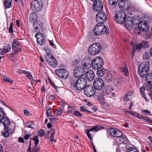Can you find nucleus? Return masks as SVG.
<instances>
[{"instance_id": "39", "label": "nucleus", "mask_w": 152, "mask_h": 152, "mask_svg": "<svg viewBox=\"0 0 152 152\" xmlns=\"http://www.w3.org/2000/svg\"><path fill=\"white\" fill-rule=\"evenodd\" d=\"M96 74L99 77H102L103 76L104 73V72L102 70V68L97 70Z\"/></svg>"}, {"instance_id": "17", "label": "nucleus", "mask_w": 152, "mask_h": 152, "mask_svg": "<svg viewBox=\"0 0 152 152\" xmlns=\"http://www.w3.org/2000/svg\"><path fill=\"white\" fill-rule=\"evenodd\" d=\"M12 49L15 52L20 51L21 49V47L19 44V41L18 39H14L12 43Z\"/></svg>"}, {"instance_id": "18", "label": "nucleus", "mask_w": 152, "mask_h": 152, "mask_svg": "<svg viewBox=\"0 0 152 152\" xmlns=\"http://www.w3.org/2000/svg\"><path fill=\"white\" fill-rule=\"evenodd\" d=\"M103 128L101 126H96L92 127L91 129H89L87 130L86 134L88 138H89L90 140H92V138L91 137V134L90 133L92 131L94 132H97L100 130L101 129Z\"/></svg>"}, {"instance_id": "43", "label": "nucleus", "mask_w": 152, "mask_h": 152, "mask_svg": "<svg viewBox=\"0 0 152 152\" xmlns=\"http://www.w3.org/2000/svg\"><path fill=\"white\" fill-rule=\"evenodd\" d=\"M142 56L145 60L148 59L150 57L149 52H146L144 53L143 54Z\"/></svg>"}, {"instance_id": "31", "label": "nucleus", "mask_w": 152, "mask_h": 152, "mask_svg": "<svg viewBox=\"0 0 152 152\" xmlns=\"http://www.w3.org/2000/svg\"><path fill=\"white\" fill-rule=\"evenodd\" d=\"M124 66H123L121 68L120 70L121 72H124L125 75L127 76L129 75L128 69L125 64H124Z\"/></svg>"}, {"instance_id": "4", "label": "nucleus", "mask_w": 152, "mask_h": 152, "mask_svg": "<svg viewBox=\"0 0 152 152\" xmlns=\"http://www.w3.org/2000/svg\"><path fill=\"white\" fill-rule=\"evenodd\" d=\"M103 62V60L101 57L98 56L95 58L92 62V68L95 70H99L102 68Z\"/></svg>"}, {"instance_id": "47", "label": "nucleus", "mask_w": 152, "mask_h": 152, "mask_svg": "<svg viewBox=\"0 0 152 152\" xmlns=\"http://www.w3.org/2000/svg\"><path fill=\"white\" fill-rule=\"evenodd\" d=\"M126 152H138V151L134 148L130 147L127 150Z\"/></svg>"}, {"instance_id": "20", "label": "nucleus", "mask_w": 152, "mask_h": 152, "mask_svg": "<svg viewBox=\"0 0 152 152\" xmlns=\"http://www.w3.org/2000/svg\"><path fill=\"white\" fill-rule=\"evenodd\" d=\"M85 75L87 80L89 81L93 80L94 78L95 74L92 70H88L86 72Z\"/></svg>"}, {"instance_id": "19", "label": "nucleus", "mask_w": 152, "mask_h": 152, "mask_svg": "<svg viewBox=\"0 0 152 152\" xmlns=\"http://www.w3.org/2000/svg\"><path fill=\"white\" fill-rule=\"evenodd\" d=\"M138 29L141 31H147L149 29L148 24L144 21H142L139 23Z\"/></svg>"}, {"instance_id": "49", "label": "nucleus", "mask_w": 152, "mask_h": 152, "mask_svg": "<svg viewBox=\"0 0 152 152\" xmlns=\"http://www.w3.org/2000/svg\"><path fill=\"white\" fill-rule=\"evenodd\" d=\"M125 4V0H121L120 1L118 5L119 7L121 9H123V8Z\"/></svg>"}, {"instance_id": "41", "label": "nucleus", "mask_w": 152, "mask_h": 152, "mask_svg": "<svg viewBox=\"0 0 152 152\" xmlns=\"http://www.w3.org/2000/svg\"><path fill=\"white\" fill-rule=\"evenodd\" d=\"M105 78L107 81H111L112 80V76L110 73H107L106 75Z\"/></svg>"}, {"instance_id": "58", "label": "nucleus", "mask_w": 152, "mask_h": 152, "mask_svg": "<svg viewBox=\"0 0 152 152\" xmlns=\"http://www.w3.org/2000/svg\"><path fill=\"white\" fill-rule=\"evenodd\" d=\"M74 114L75 116H77L79 117H81L82 116V115L78 111H75L74 112Z\"/></svg>"}, {"instance_id": "6", "label": "nucleus", "mask_w": 152, "mask_h": 152, "mask_svg": "<svg viewBox=\"0 0 152 152\" xmlns=\"http://www.w3.org/2000/svg\"><path fill=\"white\" fill-rule=\"evenodd\" d=\"M87 83L86 79L83 77H80L76 81L75 86L77 89L81 90L86 87Z\"/></svg>"}, {"instance_id": "44", "label": "nucleus", "mask_w": 152, "mask_h": 152, "mask_svg": "<svg viewBox=\"0 0 152 152\" xmlns=\"http://www.w3.org/2000/svg\"><path fill=\"white\" fill-rule=\"evenodd\" d=\"M32 140L35 142V145H37L39 143V140L38 139V135H36L34 137L32 138Z\"/></svg>"}, {"instance_id": "48", "label": "nucleus", "mask_w": 152, "mask_h": 152, "mask_svg": "<svg viewBox=\"0 0 152 152\" xmlns=\"http://www.w3.org/2000/svg\"><path fill=\"white\" fill-rule=\"evenodd\" d=\"M137 49V47L135 45H134L132 47V57L133 58L134 55V53L135 52H136V50Z\"/></svg>"}, {"instance_id": "13", "label": "nucleus", "mask_w": 152, "mask_h": 152, "mask_svg": "<svg viewBox=\"0 0 152 152\" xmlns=\"http://www.w3.org/2000/svg\"><path fill=\"white\" fill-rule=\"evenodd\" d=\"M107 132L109 134L114 137H120L123 135L121 132L114 128L109 129Z\"/></svg>"}, {"instance_id": "29", "label": "nucleus", "mask_w": 152, "mask_h": 152, "mask_svg": "<svg viewBox=\"0 0 152 152\" xmlns=\"http://www.w3.org/2000/svg\"><path fill=\"white\" fill-rule=\"evenodd\" d=\"M101 92H99L97 94L98 98L99 99V101L101 104L103 105L105 103V100L103 98V94H101Z\"/></svg>"}, {"instance_id": "37", "label": "nucleus", "mask_w": 152, "mask_h": 152, "mask_svg": "<svg viewBox=\"0 0 152 152\" xmlns=\"http://www.w3.org/2000/svg\"><path fill=\"white\" fill-rule=\"evenodd\" d=\"M142 45V48L145 49L146 48H148L149 46V43L148 41H143L141 42Z\"/></svg>"}, {"instance_id": "50", "label": "nucleus", "mask_w": 152, "mask_h": 152, "mask_svg": "<svg viewBox=\"0 0 152 152\" xmlns=\"http://www.w3.org/2000/svg\"><path fill=\"white\" fill-rule=\"evenodd\" d=\"M126 112L130 114L131 115H132L133 116H134L138 118L139 115H138V114L137 113H136L135 112H134L132 111H129V110H127L126 111Z\"/></svg>"}, {"instance_id": "23", "label": "nucleus", "mask_w": 152, "mask_h": 152, "mask_svg": "<svg viewBox=\"0 0 152 152\" xmlns=\"http://www.w3.org/2000/svg\"><path fill=\"white\" fill-rule=\"evenodd\" d=\"M92 61L89 59H85L82 62V65L84 69H88L91 66V64Z\"/></svg>"}, {"instance_id": "16", "label": "nucleus", "mask_w": 152, "mask_h": 152, "mask_svg": "<svg viewBox=\"0 0 152 152\" xmlns=\"http://www.w3.org/2000/svg\"><path fill=\"white\" fill-rule=\"evenodd\" d=\"M103 3L101 0H98L94 3V9L96 12L101 11L103 9Z\"/></svg>"}, {"instance_id": "35", "label": "nucleus", "mask_w": 152, "mask_h": 152, "mask_svg": "<svg viewBox=\"0 0 152 152\" xmlns=\"http://www.w3.org/2000/svg\"><path fill=\"white\" fill-rule=\"evenodd\" d=\"M30 20L34 23L36 22L37 19V16L35 13H33L30 15Z\"/></svg>"}, {"instance_id": "60", "label": "nucleus", "mask_w": 152, "mask_h": 152, "mask_svg": "<svg viewBox=\"0 0 152 152\" xmlns=\"http://www.w3.org/2000/svg\"><path fill=\"white\" fill-rule=\"evenodd\" d=\"M26 76L28 78L31 80H32L33 79V77L32 76V75L30 74L29 72H27L26 74Z\"/></svg>"}, {"instance_id": "57", "label": "nucleus", "mask_w": 152, "mask_h": 152, "mask_svg": "<svg viewBox=\"0 0 152 152\" xmlns=\"http://www.w3.org/2000/svg\"><path fill=\"white\" fill-rule=\"evenodd\" d=\"M11 22H13V18L11 19L10 17L7 18V24L8 25L9 24H11Z\"/></svg>"}, {"instance_id": "56", "label": "nucleus", "mask_w": 152, "mask_h": 152, "mask_svg": "<svg viewBox=\"0 0 152 152\" xmlns=\"http://www.w3.org/2000/svg\"><path fill=\"white\" fill-rule=\"evenodd\" d=\"M147 89H149L150 91H149L150 94V96L151 98L152 99V86H149V87H147Z\"/></svg>"}, {"instance_id": "26", "label": "nucleus", "mask_w": 152, "mask_h": 152, "mask_svg": "<svg viewBox=\"0 0 152 152\" xmlns=\"http://www.w3.org/2000/svg\"><path fill=\"white\" fill-rule=\"evenodd\" d=\"M145 80L149 84L148 85V87L149 86H152V73H149L146 75Z\"/></svg>"}, {"instance_id": "52", "label": "nucleus", "mask_w": 152, "mask_h": 152, "mask_svg": "<svg viewBox=\"0 0 152 152\" xmlns=\"http://www.w3.org/2000/svg\"><path fill=\"white\" fill-rule=\"evenodd\" d=\"M138 20L135 18H132V26L134 25H136L138 23Z\"/></svg>"}, {"instance_id": "21", "label": "nucleus", "mask_w": 152, "mask_h": 152, "mask_svg": "<svg viewBox=\"0 0 152 152\" xmlns=\"http://www.w3.org/2000/svg\"><path fill=\"white\" fill-rule=\"evenodd\" d=\"M132 18L128 17L124 19V23L125 26L126 27L129 29H131L132 28Z\"/></svg>"}, {"instance_id": "55", "label": "nucleus", "mask_w": 152, "mask_h": 152, "mask_svg": "<svg viewBox=\"0 0 152 152\" xmlns=\"http://www.w3.org/2000/svg\"><path fill=\"white\" fill-rule=\"evenodd\" d=\"M118 0H109V3L111 5H114L116 4Z\"/></svg>"}, {"instance_id": "42", "label": "nucleus", "mask_w": 152, "mask_h": 152, "mask_svg": "<svg viewBox=\"0 0 152 152\" xmlns=\"http://www.w3.org/2000/svg\"><path fill=\"white\" fill-rule=\"evenodd\" d=\"M55 130L54 129L53 130L52 132L51 133V134L49 138L50 141L51 142H53L54 140V137L55 136Z\"/></svg>"}, {"instance_id": "11", "label": "nucleus", "mask_w": 152, "mask_h": 152, "mask_svg": "<svg viewBox=\"0 0 152 152\" xmlns=\"http://www.w3.org/2000/svg\"><path fill=\"white\" fill-rule=\"evenodd\" d=\"M96 19L97 21L104 23L107 20V17L105 13L104 12H99L96 15Z\"/></svg>"}, {"instance_id": "61", "label": "nucleus", "mask_w": 152, "mask_h": 152, "mask_svg": "<svg viewBox=\"0 0 152 152\" xmlns=\"http://www.w3.org/2000/svg\"><path fill=\"white\" fill-rule=\"evenodd\" d=\"M142 113L145 115H149L150 114V112L147 110H142Z\"/></svg>"}, {"instance_id": "27", "label": "nucleus", "mask_w": 152, "mask_h": 152, "mask_svg": "<svg viewBox=\"0 0 152 152\" xmlns=\"http://www.w3.org/2000/svg\"><path fill=\"white\" fill-rule=\"evenodd\" d=\"M123 78H121L116 77L113 80V84L115 86H120L121 85Z\"/></svg>"}, {"instance_id": "53", "label": "nucleus", "mask_w": 152, "mask_h": 152, "mask_svg": "<svg viewBox=\"0 0 152 152\" xmlns=\"http://www.w3.org/2000/svg\"><path fill=\"white\" fill-rule=\"evenodd\" d=\"M52 112L51 110V108L49 107L47 109L46 113L48 116H50Z\"/></svg>"}, {"instance_id": "1", "label": "nucleus", "mask_w": 152, "mask_h": 152, "mask_svg": "<svg viewBox=\"0 0 152 152\" xmlns=\"http://www.w3.org/2000/svg\"><path fill=\"white\" fill-rule=\"evenodd\" d=\"M94 32L96 36L101 35L105 33L107 35L109 34V29L103 23H99L94 27Z\"/></svg>"}, {"instance_id": "32", "label": "nucleus", "mask_w": 152, "mask_h": 152, "mask_svg": "<svg viewBox=\"0 0 152 152\" xmlns=\"http://www.w3.org/2000/svg\"><path fill=\"white\" fill-rule=\"evenodd\" d=\"M133 94V92L132 91H129L124 96V100L126 101L129 100L131 98Z\"/></svg>"}, {"instance_id": "46", "label": "nucleus", "mask_w": 152, "mask_h": 152, "mask_svg": "<svg viewBox=\"0 0 152 152\" xmlns=\"http://www.w3.org/2000/svg\"><path fill=\"white\" fill-rule=\"evenodd\" d=\"M13 22H11V24L10 25L9 27L8 28L9 29V31L10 33H12L13 32Z\"/></svg>"}, {"instance_id": "9", "label": "nucleus", "mask_w": 152, "mask_h": 152, "mask_svg": "<svg viewBox=\"0 0 152 152\" xmlns=\"http://www.w3.org/2000/svg\"><path fill=\"white\" fill-rule=\"evenodd\" d=\"M85 94L88 97L93 96L95 93V91L92 86L88 85L86 87L84 88Z\"/></svg>"}, {"instance_id": "38", "label": "nucleus", "mask_w": 152, "mask_h": 152, "mask_svg": "<svg viewBox=\"0 0 152 152\" xmlns=\"http://www.w3.org/2000/svg\"><path fill=\"white\" fill-rule=\"evenodd\" d=\"M11 48V45H8L5 46L3 49L4 50V52L5 53L10 51Z\"/></svg>"}, {"instance_id": "36", "label": "nucleus", "mask_w": 152, "mask_h": 152, "mask_svg": "<svg viewBox=\"0 0 152 152\" xmlns=\"http://www.w3.org/2000/svg\"><path fill=\"white\" fill-rule=\"evenodd\" d=\"M2 136L5 137H7L10 135L9 130L7 128H4V130L2 133Z\"/></svg>"}, {"instance_id": "15", "label": "nucleus", "mask_w": 152, "mask_h": 152, "mask_svg": "<svg viewBox=\"0 0 152 152\" xmlns=\"http://www.w3.org/2000/svg\"><path fill=\"white\" fill-rule=\"evenodd\" d=\"M55 72L58 76L64 78H66L68 75V72L64 69H56Z\"/></svg>"}, {"instance_id": "64", "label": "nucleus", "mask_w": 152, "mask_h": 152, "mask_svg": "<svg viewBox=\"0 0 152 152\" xmlns=\"http://www.w3.org/2000/svg\"><path fill=\"white\" fill-rule=\"evenodd\" d=\"M51 118H50V121L54 123L55 121L57 119L56 118L53 117V116H51Z\"/></svg>"}, {"instance_id": "33", "label": "nucleus", "mask_w": 152, "mask_h": 152, "mask_svg": "<svg viewBox=\"0 0 152 152\" xmlns=\"http://www.w3.org/2000/svg\"><path fill=\"white\" fill-rule=\"evenodd\" d=\"M62 112V109L60 107H58L55 111H54L53 113H54V114L55 115L60 116L61 115Z\"/></svg>"}, {"instance_id": "34", "label": "nucleus", "mask_w": 152, "mask_h": 152, "mask_svg": "<svg viewBox=\"0 0 152 152\" xmlns=\"http://www.w3.org/2000/svg\"><path fill=\"white\" fill-rule=\"evenodd\" d=\"M131 6L129 1L125 0V4L124 6L123 9L125 10H128Z\"/></svg>"}, {"instance_id": "2", "label": "nucleus", "mask_w": 152, "mask_h": 152, "mask_svg": "<svg viewBox=\"0 0 152 152\" xmlns=\"http://www.w3.org/2000/svg\"><path fill=\"white\" fill-rule=\"evenodd\" d=\"M149 67V62L146 61L140 64L138 67V72L142 77H145L148 72Z\"/></svg>"}, {"instance_id": "59", "label": "nucleus", "mask_w": 152, "mask_h": 152, "mask_svg": "<svg viewBox=\"0 0 152 152\" xmlns=\"http://www.w3.org/2000/svg\"><path fill=\"white\" fill-rule=\"evenodd\" d=\"M44 134V131L42 129L39 130L38 132V134L40 137H42L43 136Z\"/></svg>"}, {"instance_id": "40", "label": "nucleus", "mask_w": 152, "mask_h": 152, "mask_svg": "<svg viewBox=\"0 0 152 152\" xmlns=\"http://www.w3.org/2000/svg\"><path fill=\"white\" fill-rule=\"evenodd\" d=\"M3 80L4 82H8L10 83H13V81L7 76H4L3 77Z\"/></svg>"}, {"instance_id": "30", "label": "nucleus", "mask_w": 152, "mask_h": 152, "mask_svg": "<svg viewBox=\"0 0 152 152\" xmlns=\"http://www.w3.org/2000/svg\"><path fill=\"white\" fill-rule=\"evenodd\" d=\"M12 1V0H4V5L6 9L11 7Z\"/></svg>"}, {"instance_id": "3", "label": "nucleus", "mask_w": 152, "mask_h": 152, "mask_svg": "<svg viewBox=\"0 0 152 152\" xmlns=\"http://www.w3.org/2000/svg\"><path fill=\"white\" fill-rule=\"evenodd\" d=\"M101 47L98 43H94L91 45L88 50V52L91 55H95L99 53L101 50Z\"/></svg>"}, {"instance_id": "24", "label": "nucleus", "mask_w": 152, "mask_h": 152, "mask_svg": "<svg viewBox=\"0 0 152 152\" xmlns=\"http://www.w3.org/2000/svg\"><path fill=\"white\" fill-rule=\"evenodd\" d=\"M113 90V88L110 86H107L105 88L103 91L104 95H108L110 94L112 91Z\"/></svg>"}, {"instance_id": "22", "label": "nucleus", "mask_w": 152, "mask_h": 152, "mask_svg": "<svg viewBox=\"0 0 152 152\" xmlns=\"http://www.w3.org/2000/svg\"><path fill=\"white\" fill-rule=\"evenodd\" d=\"M0 122L3 123L4 128H7L10 124V120L6 117H3L0 120Z\"/></svg>"}, {"instance_id": "14", "label": "nucleus", "mask_w": 152, "mask_h": 152, "mask_svg": "<svg viewBox=\"0 0 152 152\" xmlns=\"http://www.w3.org/2000/svg\"><path fill=\"white\" fill-rule=\"evenodd\" d=\"M35 37L37 38V42L39 44L43 45L45 42V37L42 34L37 32L35 34Z\"/></svg>"}, {"instance_id": "7", "label": "nucleus", "mask_w": 152, "mask_h": 152, "mask_svg": "<svg viewBox=\"0 0 152 152\" xmlns=\"http://www.w3.org/2000/svg\"><path fill=\"white\" fill-rule=\"evenodd\" d=\"M126 18V15L124 12L118 11L115 13V19L118 23L121 24L124 22Z\"/></svg>"}, {"instance_id": "10", "label": "nucleus", "mask_w": 152, "mask_h": 152, "mask_svg": "<svg viewBox=\"0 0 152 152\" xmlns=\"http://www.w3.org/2000/svg\"><path fill=\"white\" fill-rule=\"evenodd\" d=\"M85 72L83 67L79 66L75 69L74 70V75L76 78H79L83 76Z\"/></svg>"}, {"instance_id": "5", "label": "nucleus", "mask_w": 152, "mask_h": 152, "mask_svg": "<svg viewBox=\"0 0 152 152\" xmlns=\"http://www.w3.org/2000/svg\"><path fill=\"white\" fill-rule=\"evenodd\" d=\"M31 4L32 10L35 12L40 11L43 5L41 0H34L31 1Z\"/></svg>"}, {"instance_id": "8", "label": "nucleus", "mask_w": 152, "mask_h": 152, "mask_svg": "<svg viewBox=\"0 0 152 152\" xmlns=\"http://www.w3.org/2000/svg\"><path fill=\"white\" fill-rule=\"evenodd\" d=\"M103 80L100 78H96L94 80L93 84L94 89L100 91L104 86Z\"/></svg>"}, {"instance_id": "62", "label": "nucleus", "mask_w": 152, "mask_h": 152, "mask_svg": "<svg viewBox=\"0 0 152 152\" xmlns=\"http://www.w3.org/2000/svg\"><path fill=\"white\" fill-rule=\"evenodd\" d=\"M4 115V113L3 110L0 108V117H1Z\"/></svg>"}, {"instance_id": "51", "label": "nucleus", "mask_w": 152, "mask_h": 152, "mask_svg": "<svg viewBox=\"0 0 152 152\" xmlns=\"http://www.w3.org/2000/svg\"><path fill=\"white\" fill-rule=\"evenodd\" d=\"M80 109L81 111L82 112H87L88 113H89V114H91V113H92V112H91V111H89V110H88L84 108L83 106L80 107Z\"/></svg>"}, {"instance_id": "54", "label": "nucleus", "mask_w": 152, "mask_h": 152, "mask_svg": "<svg viewBox=\"0 0 152 152\" xmlns=\"http://www.w3.org/2000/svg\"><path fill=\"white\" fill-rule=\"evenodd\" d=\"M136 47H137V49L138 51H139L142 48V45L141 43L138 44Z\"/></svg>"}, {"instance_id": "63", "label": "nucleus", "mask_w": 152, "mask_h": 152, "mask_svg": "<svg viewBox=\"0 0 152 152\" xmlns=\"http://www.w3.org/2000/svg\"><path fill=\"white\" fill-rule=\"evenodd\" d=\"M33 152H38V147L37 146V145H35L34 146V148L32 150Z\"/></svg>"}, {"instance_id": "12", "label": "nucleus", "mask_w": 152, "mask_h": 152, "mask_svg": "<svg viewBox=\"0 0 152 152\" xmlns=\"http://www.w3.org/2000/svg\"><path fill=\"white\" fill-rule=\"evenodd\" d=\"M47 63L50 66L55 67L57 65V62L55 58L51 55H48L45 56Z\"/></svg>"}, {"instance_id": "25", "label": "nucleus", "mask_w": 152, "mask_h": 152, "mask_svg": "<svg viewBox=\"0 0 152 152\" xmlns=\"http://www.w3.org/2000/svg\"><path fill=\"white\" fill-rule=\"evenodd\" d=\"M42 23L39 20L37 21L36 22L34 23L33 27L37 31V30H40L42 28Z\"/></svg>"}, {"instance_id": "28", "label": "nucleus", "mask_w": 152, "mask_h": 152, "mask_svg": "<svg viewBox=\"0 0 152 152\" xmlns=\"http://www.w3.org/2000/svg\"><path fill=\"white\" fill-rule=\"evenodd\" d=\"M145 86H142L140 89V93L141 96L142 98H144L147 102H148L149 100L147 98L146 96V94L145 93Z\"/></svg>"}, {"instance_id": "45", "label": "nucleus", "mask_w": 152, "mask_h": 152, "mask_svg": "<svg viewBox=\"0 0 152 152\" xmlns=\"http://www.w3.org/2000/svg\"><path fill=\"white\" fill-rule=\"evenodd\" d=\"M34 125V124L32 122H27L26 123V127L32 129L33 128Z\"/></svg>"}]
</instances>
